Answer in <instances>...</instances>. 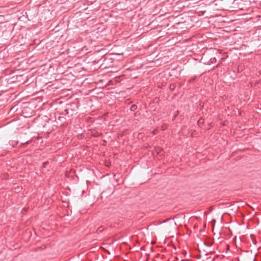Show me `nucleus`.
<instances>
[{
  "mask_svg": "<svg viewBox=\"0 0 261 261\" xmlns=\"http://www.w3.org/2000/svg\"><path fill=\"white\" fill-rule=\"evenodd\" d=\"M103 230V229L102 228V227L101 226L97 228V233H100V232H102Z\"/></svg>",
  "mask_w": 261,
  "mask_h": 261,
  "instance_id": "nucleus-4",
  "label": "nucleus"
},
{
  "mask_svg": "<svg viewBox=\"0 0 261 261\" xmlns=\"http://www.w3.org/2000/svg\"><path fill=\"white\" fill-rule=\"evenodd\" d=\"M59 120L62 121V119H65V118L63 117L59 116L58 119Z\"/></svg>",
  "mask_w": 261,
  "mask_h": 261,
  "instance_id": "nucleus-7",
  "label": "nucleus"
},
{
  "mask_svg": "<svg viewBox=\"0 0 261 261\" xmlns=\"http://www.w3.org/2000/svg\"><path fill=\"white\" fill-rule=\"evenodd\" d=\"M202 122H202V120H201V119H199V120H198V124H200L201 123H202Z\"/></svg>",
  "mask_w": 261,
  "mask_h": 261,
  "instance_id": "nucleus-9",
  "label": "nucleus"
},
{
  "mask_svg": "<svg viewBox=\"0 0 261 261\" xmlns=\"http://www.w3.org/2000/svg\"><path fill=\"white\" fill-rule=\"evenodd\" d=\"M174 87H174V85H170V88L171 89H173L174 88Z\"/></svg>",
  "mask_w": 261,
  "mask_h": 261,
  "instance_id": "nucleus-8",
  "label": "nucleus"
},
{
  "mask_svg": "<svg viewBox=\"0 0 261 261\" xmlns=\"http://www.w3.org/2000/svg\"><path fill=\"white\" fill-rule=\"evenodd\" d=\"M137 109V106L136 105H133L130 108V110L132 112L135 111Z\"/></svg>",
  "mask_w": 261,
  "mask_h": 261,
  "instance_id": "nucleus-2",
  "label": "nucleus"
},
{
  "mask_svg": "<svg viewBox=\"0 0 261 261\" xmlns=\"http://www.w3.org/2000/svg\"><path fill=\"white\" fill-rule=\"evenodd\" d=\"M216 61L217 59L215 57L211 58L209 60L208 64L210 65L211 64L215 63L216 62Z\"/></svg>",
  "mask_w": 261,
  "mask_h": 261,
  "instance_id": "nucleus-1",
  "label": "nucleus"
},
{
  "mask_svg": "<svg viewBox=\"0 0 261 261\" xmlns=\"http://www.w3.org/2000/svg\"><path fill=\"white\" fill-rule=\"evenodd\" d=\"M48 164V162H44L43 163L42 166H43V168H45Z\"/></svg>",
  "mask_w": 261,
  "mask_h": 261,
  "instance_id": "nucleus-5",
  "label": "nucleus"
},
{
  "mask_svg": "<svg viewBox=\"0 0 261 261\" xmlns=\"http://www.w3.org/2000/svg\"><path fill=\"white\" fill-rule=\"evenodd\" d=\"M68 114V111L67 110H64V111L62 113L63 115H67Z\"/></svg>",
  "mask_w": 261,
  "mask_h": 261,
  "instance_id": "nucleus-6",
  "label": "nucleus"
},
{
  "mask_svg": "<svg viewBox=\"0 0 261 261\" xmlns=\"http://www.w3.org/2000/svg\"><path fill=\"white\" fill-rule=\"evenodd\" d=\"M197 78V76H194L192 77H191L189 80V83H193L195 80Z\"/></svg>",
  "mask_w": 261,
  "mask_h": 261,
  "instance_id": "nucleus-3",
  "label": "nucleus"
},
{
  "mask_svg": "<svg viewBox=\"0 0 261 261\" xmlns=\"http://www.w3.org/2000/svg\"><path fill=\"white\" fill-rule=\"evenodd\" d=\"M28 143H29V141H27V142H25L24 144H28Z\"/></svg>",
  "mask_w": 261,
  "mask_h": 261,
  "instance_id": "nucleus-10",
  "label": "nucleus"
}]
</instances>
